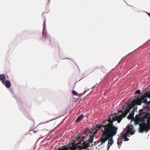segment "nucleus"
I'll list each match as a JSON object with an SVG mask.
<instances>
[{
	"label": "nucleus",
	"instance_id": "35",
	"mask_svg": "<svg viewBox=\"0 0 150 150\" xmlns=\"http://www.w3.org/2000/svg\"><path fill=\"white\" fill-rule=\"evenodd\" d=\"M33 132L34 133H36L37 132V131H35V130H34L33 131Z\"/></svg>",
	"mask_w": 150,
	"mask_h": 150
},
{
	"label": "nucleus",
	"instance_id": "19",
	"mask_svg": "<svg viewBox=\"0 0 150 150\" xmlns=\"http://www.w3.org/2000/svg\"><path fill=\"white\" fill-rule=\"evenodd\" d=\"M142 101L140 98H138L137 100L136 103L137 105H141L142 104Z\"/></svg>",
	"mask_w": 150,
	"mask_h": 150
},
{
	"label": "nucleus",
	"instance_id": "5",
	"mask_svg": "<svg viewBox=\"0 0 150 150\" xmlns=\"http://www.w3.org/2000/svg\"><path fill=\"white\" fill-rule=\"evenodd\" d=\"M104 126L105 125H97L96 126L94 127L93 128V131L94 132V134H96L97 133V130H99L100 129H102V127L104 129L102 130V134H103V131L106 130Z\"/></svg>",
	"mask_w": 150,
	"mask_h": 150
},
{
	"label": "nucleus",
	"instance_id": "12",
	"mask_svg": "<svg viewBox=\"0 0 150 150\" xmlns=\"http://www.w3.org/2000/svg\"><path fill=\"white\" fill-rule=\"evenodd\" d=\"M143 119H150V113L147 112L144 115Z\"/></svg>",
	"mask_w": 150,
	"mask_h": 150
},
{
	"label": "nucleus",
	"instance_id": "6",
	"mask_svg": "<svg viewBox=\"0 0 150 150\" xmlns=\"http://www.w3.org/2000/svg\"><path fill=\"white\" fill-rule=\"evenodd\" d=\"M78 145L80 144V145H82L83 146V148L84 149H86L87 147L89 146V144L88 142H84L83 140H82L80 142H79L78 143Z\"/></svg>",
	"mask_w": 150,
	"mask_h": 150
},
{
	"label": "nucleus",
	"instance_id": "24",
	"mask_svg": "<svg viewBox=\"0 0 150 150\" xmlns=\"http://www.w3.org/2000/svg\"><path fill=\"white\" fill-rule=\"evenodd\" d=\"M140 92H141L140 90H139V89H138V90H137L135 92V93H137V94H139L140 93Z\"/></svg>",
	"mask_w": 150,
	"mask_h": 150
},
{
	"label": "nucleus",
	"instance_id": "14",
	"mask_svg": "<svg viewBox=\"0 0 150 150\" xmlns=\"http://www.w3.org/2000/svg\"><path fill=\"white\" fill-rule=\"evenodd\" d=\"M122 137H118L117 141V143L118 145H121V144L122 142Z\"/></svg>",
	"mask_w": 150,
	"mask_h": 150
},
{
	"label": "nucleus",
	"instance_id": "22",
	"mask_svg": "<svg viewBox=\"0 0 150 150\" xmlns=\"http://www.w3.org/2000/svg\"><path fill=\"white\" fill-rule=\"evenodd\" d=\"M72 93L73 95H76L77 96L78 94L77 93V92L76 91H74V90H72Z\"/></svg>",
	"mask_w": 150,
	"mask_h": 150
},
{
	"label": "nucleus",
	"instance_id": "27",
	"mask_svg": "<svg viewBox=\"0 0 150 150\" xmlns=\"http://www.w3.org/2000/svg\"><path fill=\"white\" fill-rule=\"evenodd\" d=\"M147 122L148 124L150 125V119H147Z\"/></svg>",
	"mask_w": 150,
	"mask_h": 150
},
{
	"label": "nucleus",
	"instance_id": "18",
	"mask_svg": "<svg viewBox=\"0 0 150 150\" xmlns=\"http://www.w3.org/2000/svg\"><path fill=\"white\" fill-rule=\"evenodd\" d=\"M134 112H132L129 114V115L128 116L127 118L129 119H132L134 118Z\"/></svg>",
	"mask_w": 150,
	"mask_h": 150
},
{
	"label": "nucleus",
	"instance_id": "30",
	"mask_svg": "<svg viewBox=\"0 0 150 150\" xmlns=\"http://www.w3.org/2000/svg\"><path fill=\"white\" fill-rule=\"evenodd\" d=\"M137 107L136 108H134L133 109V112H134L135 111V110H136L137 109Z\"/></svg>",
	"mask_w": 150,
	"mask_h": 150
},
{
	"label": "nucleus",
	"instance_id": "23",
	"mask_svg": "<svg viewBox=\"0 0 150 150\" xmlns=\"http://www.w3.org/2000/svg\"><path fill=\"white\" fill-rule=\"evenodd\" d=\"M107 122L108 123V119L107 120H104L103 122V124L104 125H105L108 124Z\"/></svg>",
	"mask_w": 150,
	"mask_h": 150
},
{
	"label": "nucleus",
	"instance_id": "26",
	"mask_svg": "<svg viewBox=\"0 0 150 150\" xmlns=\"http://www.w3.org/2000/svg\"><path fill=\"white\" fill-rule=\"evenodd\" d=\"M129 140V139L127 137H125L124 138V141H128Z\"/></svg>",
	"mask_w": 150,
	"mask_h": 150
},
{
	"label": "nucleus",
	"instance_id": "36",
	"mask_svg": "<svg viewBox=\"0 0 150 150\" xmlns=\"http://www.w3.org/2000/svg\"><path fill=\"white\" fill-rule=\"evenodd\" d=\"M86 92V91H85L83 92V94Z\"/></svg>",
	"mask_w": 150,
	"mask_h": 150
},
{
	"label": "nucleus",
	"instance_id": "3",
	"mask_svg": "<svg viewBox=\"0 0 150 150\" xmlns=\"http://www.w3.org/2000/svg\"><path fill=\"white\" fill-rule=\"evenodd\" d=\"M127 107L125 108L124 112L125 114L124 116V117H126V115L129 112L131 109L133 107L135 106L137 104L136 102L135 101L132 102V104H130L129 103H127Z\"/></svg>",
	"mask_w": 150,
	"mask_h": 150
},
{
	"label": "nucleus",
	"instance_id": "8",
	"mask_svg": "<svg viewBox=\"0 0 150 150\" xmlns=\"http://www.w3.org/2000/svg\"><path fill=\"white\" fill-rule=\"evenodd\" d=\"M37 127L39 129V130H43L45 129V127L44 123L40 124Z\"/></svg>",
	"mask_w": 150,
	"mask_h": 150
},
{
	"label": "nucleus",
	"instance_id": "31",
	"mask_svg": "<svg viewBox=\"0 0 150 150\" xmlns=\"http://www.w3.org/2000/svg\"><path fill=\"white\" fill-rule=\"evenodd\" d=\"M147 94H148V96H149V98H150V92H149V93H148L147 92Z\"/></svg>",
	"mask_w": 150,
	"mask_h": 150
},
{
	"label": "nucleus",
	"instance_id": "10",
	"mask_svg": "<svg viewBox=\"0 0 150 150\" xmlns=\"http://www.w3.org/2000/svg\"><path fill=\"white\" fill-rule=\"evenodd\" d=\"M125 130L126 131V133L127 134L130 133L131 135L134 134V133L132 132V129L131 128L129 127H127L125 129Z\"/></svg>",
	"mask_w": 150,
	"mask_h": 150
},
{
	"label": "nucleus",
	"instance_id": "11",
	"mask_svg": "<svg viewBox=\"0 0 150 150\" xmlns=\"http://www.w3.org/2000/svg\"><path fill=\"white\" fill-rule=\"evenodd\" d=\"M6 78L3 74L0 75V80L3 84H4Z\"/></svg>",
	"mask_w": 150,
	"mask_h": 150
},
{
	"label": "nucleus",
	"instance_id": "33",
	"mask_svg": "<svg viewBox=\"0 0 150 150\" xmlns=\"http://www.w3.org/2000/svg\"><path fill=\"white\" fill-rule=\"evenodd\" d=\"M139 117H138V116L137 115H136V116H135V118H138Z\"/></svg>",
	"mask_w": 150,
	"mask_h": 150
},
{
	"label": "nucleus",
	"instance_id": "28",
	"mask_svg": "<svg viewBox=\"0 0 150 150\" xmlns=\"http://www.w3.org/2000/svg\"><path fill=\"white\" fill-rule=\"evenodd\" d=\"M83 95V93H81L80 94H78L77 95V96H78V97H80L82 95Z\"/></svg>",
	"mask_w": 150,
	"mask_h": 150
},
{
	"label": "nucleus",
	"instance_id": "17",
	"mask_svg": "<svg viewBox=\"0 0 150 150\" xmlns=\"http://www.w3.org/2000/svg\"><path fill=\"white\" fill-rule=\"evenodd\" d=\"M83 116L82 114L81 115L77 118L75 122H78L79 121L83 119Z\"/></svg>",
	"mask_w": 150,
	"mask_h": 150
},
{
	"label": "nucleus",
	"instance_id": "29",
	"mask_svg": "<svg viewBox=\"0 0 150 150\" xmlns=\"http://www.w3.org/2000/svg\"><path fill=\"white\" fill-rule=\"evenodd\" d=\"M150 104V100L149 101H147V102L146 103V105H149Z\"/></svg>",
	"mask_w": 150,
	"mask_h": 150
},
{
	"label": "nucleus",
	"instance_id": "32",
	"mask_svg": "<svg viewBox=\"0 0 150 150\" xmlns=\"http://www.w3.org/2000/svg\"><path fill=\"white\" fill-rule=\"evenodd\" d=\"M45 20L44 21V23H43V25H44V26L45 25Z\"/></svg>",
	"mask_w": 150,
	"mask_h": 150
},
{
	"label": "nucleus",
	"instance_id": "34",
	"mask_svg": "<svg viewBox=\"0 0 150 150\" xmlns=\"http://www.w3.org/2000/svg\"><path fill=\"white\" fill-rule=\"evenodd\" d=\"M108 146V149H107V150H108L109 149V148H110V146H109V145Z\"/></svg>",
	"mask_w": 150,
	"mask_h": 150
},
{
	"label": "nucleus",
	"instance_id": "16",
	"mask_svg": "<svg viewBox=\"0 0 150 150\" xmlns=\"http://www.w3.org/2000/svg\"><path fill=\"white\" fill-rule=\"evenodd\" d=\"M4 83L7 88H9L11 86V84L9 81L8 80H6L5 82Z\"/></svg>",
	"mask_w": 150,
	"mask_h": 150
},
{
	"label": "nucleus",
	"instance_id": "37",
	"mask_svg": "<svg viewBox=\"0 0 150 150\" xmlns=\"http://www.w3.org/2000/svg\"><path fill=\"white\" fill-rule=\"evenodd\" d=\"M135 124H138V123L137 122H136V121H135Z\"/></svg>",
	"mask_w": 150,
	"mask_h": 150
},
{
	"label": "nucleus",
	"instance_id": "13",
	"mask_svg": "<svg viewBox=\"0 0 150 150\" xmlns=\"http://www.w3.org/2000/svg\"><path fill=\"white\" fill-rule=\"evenodd\" d=\"M149 96L147 94V92H146L145 95H142L141 96L140 98L141 100L142 101L143 100H145L146 98V97L149 98Z\"/></svg>",
	"mask_w": 150,
	"mask_h": 150
},
{
	"label": "nucleus",
	"instance_id": "20",
	"mask_svg": "<svg viewBox=\"0 0 150 150\" xmlns=\"http://www.w3.org/2000/svg\"><path fill=\"white\" fill-rule=\"evenodd\" d=\"M126 132L125 133H123L122 132L121 133V134H122V138H124L126 137H127L128 136Z\"/></svg>",
	"mask_w": 150,
	"mask_h": 150
},
{
	"label": "nucleus",
	"instance_id": "7",
	"mask_svg": "<svg viewBox=\"0 0 150 150\" xmlns=\"http://www.w3.org/2000/svg\"><path fill=\"white\" fill-rule=\"evenodd\" d=\"M65 148H68V150H75L77 148H79V150H81L82 149V147L81 146L79 145L78 143L75 144L73 147H66Z\"/></svg>",
	"mask_w": 150,
	"mask_h": 150
},
{
	"label": "nucleus",
	"instance_id": "21",
	"mask_svg": "<svg viewBox=\"0 0 150 150\" xmlns=\"http://www.w3.org/2000/svg\"><path fill=\"white\" fill-rule=\"evenodd\" d=\"M144 108H146L147 112H149L150 111V105L144 107Z\"/></svg>",
	"mask_w": 150,
	"mask_h": 150
},
{
	"label": "nucleus",
	"instance_id": "4",
	"mask_svg": "<svg viewBox=\"0 0 150 150\" xmlns=\"http://www.w3.org/2000/svg\"><path fill=\"white\" fill-rule=\"evenodd\" d=\"M139 125L140 126L139 131L141 133H142L144 131H148L150 129L149 127L145 123L142 124H139Z\"/></svg>",
	"mask_w": 150,
	"mask_h": 150
},
{
	"label": "nucleus",
	"instance_id": "2",
	"mask_svg": "<svg viewBox=\"0 0 150 150\" xmlns=\"http://www.w3.org/2000/svg\"><path fill=\"white\" fill-rule=\"evenodd\" d=\"M107 130L103 131V134H102L101 137L100 138V142H101L100 145H103L105 143V142L108 140V146H111L113 144V137L115 135L117 132L114 134H112L108 132Z\"/></svg>",
	"mask_w": 150,
	"mask_h": 150
},
{
	"label": "nucleus",
	"instance_id": "9",
	"mask_svg": "<svg viewBox=\"0 0 150 150\" xmlns=\"http://www.w3.org/2000/svg\"><path fill=\"white\" fill-rule=\"evenodd\" d=\"M139 115H142L144 113H146V112H147L146 108H144V107L142 109L140 110H139Z\"/></svg>",
	"mask_w": 150,
	"mask_h": 150
},
{
	"label": "nucleus",
	"instance_id": "25",
	"mask_svg": "<svg viewBox=\"0 0 150 150\" xmlns=\"http://www.w3.org/2000/svg\"><path fill=\"white\" fill-rule=\"evenodd\" d=\"M147 99L146 98V99L145 100H143L142 101H143V103H145L146 104V103H147Z\"/></svg>",
	"mask_w": 150,
	"mask_h": 150
},
{
	"label": "nucleus",
	"instance_id": "15",
	"mask_svg": "<svg viewBox=\"0 0 150 150\" xmlns=\"http://www.w3.org/2000/svg\"><path fill=\"white\" fill-rule=\"evenodd\" d=\"M94 134H90V137L88 140V142H90L91 143H92L94 137Z\"/></svg>",
	"mask_w": 150,
	"mask_h": 150
},
{
	"label": "nucleus",
	"instance_id": "1",
	"mask_svg": "<svg viewBox=\"0 0 150 150\" xmlns=\"http://www.w3.org/2000/svg\"><path fill=\"white\" fill-rule=\"evenodd\" d=\"M124 108H123L121 110H119L118 113H121V115L116 116L113 117L112 115L109 117L108 119V124L105 125L104 127L106 130H107L108 132L114 134L117 132L118 128L116 126H114L113 123L114 122L117 121L118 123H120L121 120L122 119L123 117H124L125 112H123L122 110Z\"/></svg>",
	"mask_w": 150,
	"mask_h": 150
},
{
	"label": "nucleus",
	"instance_id": "38",
	"mask_svg": "<svg viewBox=\"0 0 150 150\" xmlns=\"http://www.w3.org/2000/svg\"><path fill=\"white\" fill-rule=\"evenodd\" d=\"M148 14L149 16L150 17V13H148Z\"/></svg>",
	"mask_w": 150,
	"mask_h": 150
}]
</instances>
